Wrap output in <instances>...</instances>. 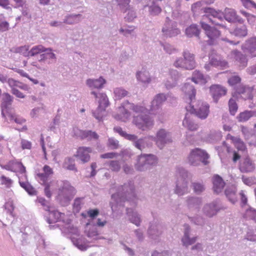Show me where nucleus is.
<instances>
[{
    "mask_svg": "<svg viewBox=\"0 0 256 256\" xmlns=\"http://www.w3.org/2000/svg\"><path fill=\"white\" fill-rule=\"evenodd\" d=\"M220 209L218 202L216 200L205 204L202 208V212L206 216L211 218L216 215Z\"/></svg>",
    "mask_w": 256,
    "mask_h": 256,
    "instance_id": "obj_17",
    "label": "nucleus"
},
{
    "mask_svg": "<svg viewBox=\"0 0 256 256\" xmlns=\"http://www.w3.org/2000/svg\"><path fill=\"white\" fill-rule=\"evenodd\" d=\"M131 109L136 113H145L146 109L140 106L134 105L128 101L124 102L122 106L118 108V113L114 115V118L117 120L126 122L130 116V113L128 109Z\"/></svg>",
    "mask_w": 256,
    "mask_h": 256,
    "instance_id": "obj_4",
    "label": "nucleus"
},
{
    "mask_svg": "<svg viewBox=\"0 0 256 256\" xmlns=\"http://www.w3.org/2000/svg\"><path fill=\"white\" fill-rule=\"evenodd\" d=\"M0 181L2 184H4L8 188L10 187L12 182L11 179L5 176H2L0 177Z\"/></svg>",
    "mask_w": 256,
    "mask_h": 256,
    "instance_id": "obj_64",
    "label": "nucleus"
},
{
    "mask_svg": "<svg viewBox=\"0 0 256 256\" xmlns=\"http://www.w3.org/2000/svg\"><path fill=\"white\" fill-rule=\"evenodd\" d=\"M182 125L192 131L196 130L198 128V124H194L190 119V114L186 113L182 121Z\"/></svg>",
    "mask_w": 256,
    "mask_h": 256,
    "instance_id": "obj_42",
    "label": "nucleus"
},
{
    "mask_svg": "<svg viewBox=\"0 0 256 256\" xmlns=\"http://www.w3.org/2000/svg\"><path fill=\"white\" fill-rule=\"evenodd\" d=\"M91 94L95 96L96 98L98 99V108L92 112L93 116L98 121H101L104 116L106 108L110 104L108 98L104 93L96 94L94 92H92Z\"/></svg>",
    "mask_w": 256,
    "mask_h": 256,
    "instance_id": "obj_8",
    "label": "nucleus"
},
{
    "mask_svg": "<svg viewBox=\"0 0 256 256\" xmlns=\"http://www.w3.org/2000/svg\"><path fill=\"white\" fill-rule=\"evenodd\" d=\"M43 172H38L36 174V178L39 182L44 186V194L48 198L52 196L50 192V187L54 186L56 181L52 180L48 182V178L50 176H52L54 172L52 169L48 165H45L43 168Z\"/></svg>",
    "mask_w": 256,
    "mask_h": 256,
    "instance_id": "obj_5",
    "label": "nucleus"
},
{
    "mask_svg": "<svg viewBox=\"0 0 256 256\" xmlns=\"http://www.w3.org/2000/svg\"><path fill=\"white\" fill-rule=\"evenodd\" d=\"M182 58H177L174 63L176 68H182L190 70L196 67L194 55L188 50H184L182 52Z\"/></svg>",
    "mask_w": 256,
    "mask_h": 256,
    "instance_id": "obj_7",
    "label": "nucleus"
},
{
    "mask_svg": "<svg viewBox=\"0 0 256 256\" xmlns=\"http://www.w3.org/2000/svg\"><path fill=\"white\" fill-rule=\"evenodd\" d=\"M234 35L238 36H245L247 34V30L245 26H242L240 28H236L234 30Z\"/></svg>",
    "mask_w": 256,
    "mask_h": 256,
    "instance_id": "obj_54",
    "label": "nucleus"
},
{
    "mask_svg": "<svg viewBox=\"0 0 256 256\" xmlns=\"http://www.w3.org/2000/svg\"><path fill=\"white\" fill-rule=\"evenodd\" d=\"M236 92L240 95V98L244 100H252L254 96L256 94V89L253 87H250L240 85L236 89Z\"/></svg>",
    "mask_w": 256,
    "mask_h": 256,
    "instance_id": "obj_20",
    "label": "nucleus"
},
{
    "mask_svg": "<svg viewBox=\"0 0 256 256\" xmlns=\"http://www.w3.org/2000/svg\"><path fill=\"white\" fill-rule=\"evenodd\" d=\"M58 188L56 199L62 206L68 205L75 194L74 188L67 180H57Z\"/></svg>",
    "mask_w": 256,
    "mask_h": 256,
    "instance_id": "obj_2",
    "label": "nucleus"
},
{
    "mask_svg": "<svg viewBox=\"0 0 256 256\" xmlns=\"http://www.w3.org/2000/svg\"><path fill=\"white\" fill-rule=\"evenodd\" d=\"M224 17L230 22L242 23L244 22L243 20L236 14L235 10L232 8H226L224 11Z\"/></svg>",
    "mask_w": 256,
    "mask_h": 256,
    "instance_id": "obj_23",
    "label": "nucleus"
},
{
    "mask_svg": "<svg viewBox=\"0 0 256 256\" xmlns=\"http://www.w3.org/2000/svg\"><path fill=\"white\" fill-rule=\"evenodd\" d=\"M182 91L188 96L189 102L192 103V100L195 98L196 90L194 86L189 83L185 84L182 88Z\"/></svg>",
    "mask_w": 256,
    "mask_h": 256,
    "instance_id": "obj_31",
    "label": "nucleus"
},
{
    "mask_svg": "<svg viewBox=\"0 0 256 256\" xmlns=\"http://www.w3.org/2000/svg\"><path fill=\"white\" fill-rule=\"evenodd\" d=\"M45 47L42 44H39L33 46L29 50L30 56H34L36 55L44 52Z\"/></svg>",
    "mask_w": 256,
    "mask_h": 256,
    "instance_id": "obj_47",
    "label": "nucleus"
},
{
    "mask_svg": "<svg viewBox=\"0 0 256 256\" xmlns=\"http://www.w3.org/2000/svg\"><path fill=\"white\" fill-rule=\"evenodd\" d=\"M151 138L160 149H162L166 144L172 142L171 134L163 128H161L157 132L156 136H152Z\"/></svg>",
    "mask_w": 256,
    "mask_h": 256,
    "instance_id": "obj_11",
    "label": "nucleus"
},
{
    "mask_svg": "<svg viewBox=\"0 0 256 256\" xmlns=\"http://www.w3.org/2000/svg\"><path fill=\"white\" fill-rule=\"evenodd\" d=\"M180 78V75L176 70H172L170 72V78L172 80L176 82L178 84V82Z\"/></svg>",
    "mask_w": 256,
    "mask_h": 256,
    "instance_id": "obj_62",
    "label": "nucleus"
},
{
    "mask_svg": "<svg viewBox=\"0 0 256 256\" xmlns=\"http://www.w3.org/2000/svg\"><path fill=\"white\" fill-rule=\"evenodd\" d=\"M75 235L70 236L73 244L81 250H86L88 248L86 240L84 236L80 235L78 229H74Z\"/></svg>",
    "mask_w": 256,
    "mask_h": 256,
    "instance_id": "obj_21",
    "label": "nucleus"
},
{
    "mask_svg": "<svg viewBox=\"0 0 256 256\" xmlns=\"http://www.w3.org/2000/svg\"><path fill=\"white\" fill-rule=\"evenodd\" d=\"M204 13L205 14L204 16L209 18L212 24L216 26H218L222 28H225L226 26L222 23L217 21L222 20L224 17V12L221 11H216L213 8L209 7L202 8L201 9Z\"/></svg>",
    "mask_w": 256,
    "mask_h": 256,
    "instance_id": "obj_13",
    "label": "nucleus"
},
{
    "mask_svg": "<svg viewBox=\"0 0 256 256\" xmlns=\"http://www.w3.org/2000/svg\"><path fill=\"white\" fill-rule=\"evenodd\" d=\"M166 100V95L164 93H160L156 95L151 102L150 108V113L154 114H158L161 109L162 104Z\"/></svg>",
    "mask_w": 256,
    "mask_h": 256,
    "instance_id": "obj_16",
    "label": "nucleus"
},
{
    "mask_svg": "<svg viewBox=\"0 0 256 256\" xmlns=\"http://www.w3.org/2000/svg\"><path fill=\"white\" fill-rule=\"evenodd\" d=\"M109 168L113 172H118L120 169V165L118 160H110L109 162Z\"/></svg>",
    "mask_w": 256,
    "mask_h": 256,
    "instance_id": "obj_58",
    "label": "nucleus"
},
{
    "mask_svg": "<svg viewBox=\"0 0 256 256\" xmlns=\"http://www.w3.org/2000/svg\"><path fill=\"white\" fill-rule=\"evenodd\" d=\"M84 130H80L77 127H74L72 129V136L77 138H80L83 140V135H84Z\"/></svg>",
    "mask_w": 256,
    "mask_h": 256,
    "instance_id": "obj_63",
    "label": "nucleus"
},
{
    "mask_svg": "<svg viewBox=\"0 0 256 256\" xmlns=\"http://www.w3.org/2000/svg\"><path fill=\"white\" fill-rule=\"evenodd\" d=\"M92 152V148L90 147H80L77 151L76 156L82 163L88 162L90 160V153Z\"/></svg>",
    "mask_w": 256,
    "mask_h": 256,
    "instance_id": "obj_25",
    "label": "nucleus"
},
{
    "mask_svg": "<svg viewBox=\"0 0 256 256\" xmlns=\"http://www.w3.org/2000/svg\"><path fill=\"white\" fill-rule=\"evenodd\" d=\"M133 146L137 149L142 151L146 148L152 147V143L150 142L148 138L143 137L140 138H138Z\"/></svg>",
    "mask_w": 256,
    "mask_h": 256,
    "instance_id": "obj_32",
    "label": "nucleus"
},
{
    "mask_svg": "<svg viewBox=\"0 0 256 256\" xmlns=\"http://www.w3.org/2000/svg\"><path fill=\"white\" fill-rule=\"evenodd\" d=\"M228 106L230 114L234 116L236 114L238 108L236 100L232 98H230L228 102Z\"/></svg>",
    "mask_w": 256,
    "mask_h": 256,
    "instance_id": "obj_55",
    "label": "nucleus"
},
{
    "mask_svg": "<svg viewBox=\"0 0 256 256\" xmlns=\"http://www.w3.org/2000/svg\"><path fill=\"white\" fill-rule=\"evenodd\" d=\"M160 44L165 52L169 54H174L178 52V50L176 48L168 43H161Z\"/></svg>",
    "mask_w": 256,
    "mask_h": 256,
    "instance_id": "obj_49",
    "label": "nucleus"
},
{
    "mask_svg": "<svg viewBox=\"0 0 256 256\" xmlns=\"http://www.w3.org/2000/svg\"><path fill=\"white\" fill-rule=\"evenodd\" d=\"M162 226L157 220L150 222L148 230L149 237L153 240H157L162 234Z\"/></svg>",
    "mask_w": 256,
    "mask_h": 256,
    "instance_id": "obj_19",
    "label": "nucleus"
},
{
    "mask_svg": "<svg viewBox=\"0 0 256 256\" xmlns=\"http://www.w3.org/2000/svg\"><path fill=\"white\" fill-rule=\"evenodd\" d=\"M82 16L81 14H70L64 16L63 23L69 25L75 24L81 22Z\"/></svg>",
    "mask_w": 256,
    "mask_h": 256,
    "instance_id": "obj_35",
    "label": "nucleus"
},
{
    "mask_svg": "<svg viewBox=\"0 0 256 256\" xmlns=\"http://www.w3.org/2000/svg\"><path fill=\"white\" fill-rule=\"evenodd\" d=\"M134 183L130 181L118 188V192L112 196V202H110V206L112 212L116 213L122 214L124 203L134 196Z\"/></svg>",
    "mask_w": 256,
    "mask_h": 256,
    "instance_id": "obj_1",
    "label": "nucleus"
},
{
    "mask_svg": "<svg viewBox=\"0 0 256 256\" xmlns=\"http://www.w3.org/2000/svg\"><path fill=\"white\" fill-rule=\"evenodd\" d=\"M245 48L252 58L256 57V38H252L247 40Z\"/></svg>",
    "mask_w": 256,
    "mask_h": 256,
    "instance_id": "obj_38",
    "label": "nucleus"
},
{
    "mask_svg": "<svg viewBox=\"0 0 256 256\" xmlns=\"http://www.w3.org/2000/svg\"><path fill=\"white\" fill-rule=\"evenodd\" d=\"M114 92L115 96L118 99L122 98L128 94V92L122 88H116Z\"/></svg>",
    "mask_w": 256,
    "mask_h": 256,
    "instance_id": "obj_52",
    "label": "nucleus"
},
{
    "mask_svg": "<svg viewBox=\"0 0 256 256\" xmlns=\"http://www.w3.org/2000/svg\"><path fill=\"white\" fill-rule=\"evenodd\" d=\"M180 177L176 184L174 192L179 196H183L188 192V180L192 178V175L184 168L179 170Z\"/></svg>",
    "mask_w": 256,
    "mask_h": 256,
    "instance_id": "obj_6",
    "label": "nucleus"
},
{
    "mask_svg": "<svg viewBox=\"0 0 256 256\" xmlns=\"http://www.w3.org/2000/svg\"><path fill=\"white\" fill-rule=\"evenodd\" d=\"M234 144L238 150L244 152L246 150L245 144L240 137L237 138Z\"/></svg>",
    "mask_w": 256,
    "mask_h": 256,
    "instance_id": "obj_53",
    "label": "nucleus"
},
{
    "mask_svg": "<svg viewBox=\"0 0 256 256\" xmlns=\"http://www.w3.org/2000/svg\"><path fill=\"white\" fill-rule=\"evenodd\" d=\"M191 188L194 192L196 194H200L203 192L206 189L205 186L203 182L194 181L192 182Z\"/></svg>",
    "mask_w": 256,
    "mask_h": 256,
    "instance_id": "obj_43",
    "label": "nucleus"
},
{
    "mask_svg": "<svg viewBox=\"0 0 256 256\" xmlns=\"http://www.w3.org/2000/svg\"><path fill=\"white\" fill-rule=\"evenodd\" d=\"M158 162V158L156 156L151 154H142L137 156L134 167L138 171L146 172L156 166Z\"/></svg>",
    "mask_w": 256,
    "mask_h": 256,
    "instance_id": "obj_3",
    "label": "nucleus"
},
{
    "mask_svg": "<svg viewBox=\"0 0 256 256\" xmlns=\"http://www.w3.org/2000/svg\"><path fill=\"white\" fill-rule=\"evenodd\" d=\"M252 117H256V110H245L240 112L237 118L238 122H245Z\"/></svg>",
    "mask_w": 256,
    "mask_h": 256,
    "instance_id": "obj_41",
    "label": "nucleus"
},
{
    "mask_svg": "<svg viewBox=\"0 0 256 256\" xmlns=\"http://www.w3.org/2000/svg\"><path fill=\"white\" fill-rule=\"evenodd\" d=\"M200 30L196 24H192L186 30V34L188 37L198 36Z\"/></svg>",
    "mask_w": 256,
    "mask_h": 256,
    "instance_id": "obj_45",
    "label": "nucleus"
},
{
    "mask_svg": "<svg viewBox=\"0 0 256 256\" xmlns=\"http://www.w3.org/2000/svg\"><path fill=\"white\" fill-rule=\"evenodd\" d=\"M212 184L214 192L217 194L222 192L225 186V182L222 178L218 174L214 176Z\"/></svg>",
    "mask_w": 256,
    "mask_h": 256,
    "instance_id": "obj_29",
    "label": "nucleus"
},
{
    "mask_svg": "<svg viewBox=\"0 0 256 256\" xmlns=\"http://www.w3.org/2000/svg\"><path fill=\"white\" fill-rule=\"evenodd\" d=\"M209 158L208 154L204 150L196 148L192 150L188 157V162L190 165L197 166L202 162L204 165L208 164L207 160Z\"/></svg>",
    "mask_w": 256,
    "mask_h": 256,
    "instance_id": "obj_10",
    "label": "nucleus"
},
{
    "mask_svg": "<svg viewBox=\"0 0 256 256\" xmlns=\"http://www.w3.org/2000/svg\"><path fill=\"white\" fill-rule=\"evenodd\" d=\"M190 226L186 224H184V236L182 238V242L183 245L186 247L194 244L197 240V236L190 238Z\"/></svg>",
    "mask_w": 256,
    "mask_h": 256,
    "instance_id": "obj_26",
    "label": "nucleus"
},
{
    "mask_svg": "<svg viewBox=\"0 0 256 256\" xmlns=\"http://www.w3.org/2000/svg\"><path fill=\"white\" fill-rule=\"evenodd\" d=\"M147 4L145 6L148 7V12L152 16H156L162 12V8L158 4L157 1L154 0H150L146 2Z\"/></svg>",
    "mask_w": 256,
    "mask_h": 256,
    "instance_id": "obj_34",
    "label": "nucleus"
},
{
    "mask_svg": "<svg viewBox=\"0 0 256 256\" xmlns=\"http://www.w3.org/2000/svg\"><path fill=\"white\" fill-rule=\"evenodd\" d=\"M36 201L41 204L42 206H43L44 208L46 211H50V209L51 208L48 202L46 201L43 198H38Z\"/></svg>",
    "mask_w": 256,
    "mask_h": 256,
    "instance_id": "obj_60",
    "label": "nucleus"
},
{
    "mask_svg": "<svg viewBox=\"0 0 256 256\" xmlns=\"http://www.w3.org/2000/svg\"><path fill=\"white\" fill-rule=\"evenodd\" d=\"M49 216L47 218L46 221L48 224H53L58 221L60 220L62 216H64V214L61 213L56 210H51L50 209Z\"/></svg>",
    "mask_w": 256,
    "mask_h": 256,
    "instance_id": "obj_40",
    "label": "nucleus"
},
{
    "mask_svg": "<svg viewBox=\"0 0 256 256\" xmlns=\"http://www.w3.org/2000/svg\"><path fill=\"white\" fill-rule=\"evenodd\" d=\"M98 135L95 132L90 130H84V135H83V140L86 139L88 140H96L98 138Z\"/></svg>",
    "mask_w": 256,
    "mask_h": 256,
    "instance_id": "obj_48",
    "label": "nucleus"
},
{
    "mask_svg": "<svg viewBox=\"0 0 256 256\" xmlns=\"http://www.w3.org/2000/svg\"><path fill=\"white\" fill-rule=\"evenodd\" d=\"M209 60L210 64L214 66H220L222 68L228 67V63L225 60H223L220 56L214 53H212L209 56Z\"/></svg>",
    "mask_w": 256,
    "mask_h": 256,
    "instance_id": "obj_27",
    "label": "nucleus"
},
{
    "mask_svg": "<svg viewBox=\"0 0 256 256\" xmlns=\"http://www.w3.org/2000/svg\"><path fill=\"white\" fill-rule=\"evenodd\" d=\"M20 186L24 188L29 194H34L35 190L32 186L27 182H22L20 181Z\"/></svg>",
    "mask_w": 256,
    "mask_h": 256,
    "instance_id": "obj_57",
    "label": "nucleus"
},
{
    "mask_svg": "<svg viewBox=\"0 0 256 256\" xmlns=\"http://www.w3.org/2000/svg\"><path fill=\"white\" fill-rule=\"evenodd\" d=\"M234 59L239 66L242 68L246 67L248 64V58L246 56L240 52L234 50L233 52Z\"/></svg>",
    "mask_w": 256,
    "mask_h": 256,
    "instance_id": "obj_37",
    "label": "nucleus"
},
{
    "mask_svg": "<svg viewBox=\"0 0 256 256\" xmlns=\"http://www.w3.org/2000/svg\"><path fill=\"white\" fill-rule=\"evenodd\" d=\"M13 97L8 93H4L3 94V98L1 104V113L2 117L6 119V116L12 118H14L13 116V108L12 107Z\"/></svg>",
    "mask_w": 256,
    "mask_h": 256,
    "instance_id": "obj_12",
    "label": "nucleus"
},
{
    "mask_svg": "<svg viewBox=\"0 0 256 256\" xmlns=\"http://www.w3.org/2000/svg\"><path fill=\"white\" fill-rule=\"evenodd\" d=\"M106 83L104 79L100 77L98 79H88L86 80V84L90 88H101Z\"/></svg>",
    "mask_w": 256,
    "mask_h": 256,
    "instance_id": "obj_39",
    "label": "nucleus"
},
{
    "mask_svg": "<svg viewBox=\"0 0 256 256\" xmlns=\"http://www.w3.org/2000/svg\"><path fill=\"white\" fill-rule=\"evenodd\" d=\"M62 167L70 170H77L74 164V160L71 158H67L64 160Z\"/></svg>",
    "mask_w": 256,
    "mask_h": 256,
    "instance_id": "obj_46",
    "label": "nucleus"
},
{
    "mask_svg": "<svg viewBox=\"0 0 256 256\" xmlns=\"http://www.w3.org/2000/svg\"><path fill=\"white\" fill-rule=\"evenodd\" d=\"M29 46H24L17 48L16 49V52L22 54L24 56L28 57L29 55Z\"/></svg>",
    "mask_w": 256,
    "mask_h": 256,
    "instance_id": "obj_56",
    "label": "nucleus"
},
{
    "mask_svg": "<svg viewBox=\"0 0 256 256\" xmlns=\"http://www.w3.org/2000/svg\"><path fill=\"white\" fill-rule=\"evenodd\" d=\"M240 170L242 172H250L254 170L255 164L249 158H246L240 163Z\"/></svg>",
    "mask_w": 256,
    "mask_h": 256,
    "instance_id": "obj_28",
    "label": "nucleus"
},
{
    "mask_svg": "<svg viewBox=\"0 0 256 256\" xmlns=\"http://www.w3.org/2000/svg\"><path fill=\"white\" fill-rule=\"evenodd\" d=\"M210 106L205 102L198 101L196 106L192 103L186 106V110L190 112V114H194L198 118L202 120H204L207 118L210 113Z\"/></svg>",
    "mask_w": 256,
    "mask_h": 256,
    "instance_id": "obj_9",
    "label": "nucleus"
},
{
    "mask_svg": "<svg viewBox=\"0 0 256 256\" xmlns=\"http://www.w3.org/2000/svg\"><path fill=\"white\" fill-rule=\"evenodd\" d=\"M189 218L192 222L198 226H204L206 222V219L202 216L200 215L190 217Z\"/></svg>",
    "mask_w": 256,
    "mask_h": 256,
    "instance_id": "obj_50",
    "label": "nucleus"
},
{
    "mask_svg": "<svg viewBox=\"0 0 256 256\" xmlns=\"http://www.w3.org/2000/svg\"><path fill=\"white\" fill-rule=\"evenodd\" d=\"M202 203L201 198L195 196H188L186 199V204L188 209L191 211H199Z\"/></svg>",
    "mask_w": 256,
    "mask_h": 256,
    "instance_id": "obj_22",
    "label": "nucleus"
},
{
    "mask_svg": "<svg viewBox=\"0 0 256 256\" xmlns=\"http://www.w3.org/2000/svg\"><path fill=\"white\" fill-rule=\"evenodd\" d=\"M136 78L138 80L143 83H150L151 81L150 74L146 70H142L136 74Z\"/></svg>",
    "mask_w": 256,
    "mask_h": 256,
    "instance_id": "obj_44",
    "label": "nucleus"
},
{
    "mask_svg": "<svg viewBox=\"0 0 256 256\" xmlns=\"http://www.w3.org/2000/svg\"><path fill=\"white\" fill-rule=\"evenodd\" d=\"M133 122L138 129L142 130H150L154 124V120L147 115H138L134 116Z\"/></svg>",
    "mask_w": 256,
    "mask_h": 256,
    "instance_id": "obj_14",
    "label": "nucleus"
},
{
    "mask_svg": "<svg viewBox=\"0 0 256 256\" xmlns=\"http://www.w3.org/2000/svg\"><path fill=\"white\" fill-rule=\"evenodd\" d=\"M98 214L99 210L98 209H92L88 211V215L90 218L88 220V222L86 224H90L94 220L95 218L98 215Z\"/></svg>",
    "mask_w": 256,
    "mask_h": 256,
    "instance_id": "obj_51",
    "label": "nucleus"
},
{
    "mask_svg": "<svg viewBox=\"0 0 256 256\" xmlns=\"http://www.w3.org/2000/svg\"><path fill=\"white\" fill-rule=\"evenodd\" d=\"M44 52H46L47 59L54 60H56V55L52 52V48H45Z\"/></svg>",
    "mask_w": 256,
    "mask_h": 256,
    "instance_id": "obj_61",
    "label": "nucleus"
},
{
    "mask_svg": "<svg viewBox=\"0 0 256 256\" xmlns=\"http://www.w3.org/2000/svg\"><path fill=\"white\" fill-rule=\"evenodd\" d=\"M126 214L128 217V220L136 226H140L141 222L140 216L132 208H126Z\"/></svg>",
    "mask_w": 256,
    "mask_h": 256,
    "instance_id": "obj_30",
    "label": "nucleus"
},
{
    "mask_svg": "<svg viewBox=\"0 0 256 256\" xmlns=\"http://www.w3.org/2000/svg\"><path fill=\"white\" fill-rule=\"evenodd\" d=\"M200 24L209 38L208 40V44L210 45L216 44L217 39L219 38L220 35V32L214 27H210L204 22H201Z\"/></svg>",
    "mask_w": 256,
    "mask_h": 256,
    "instance_id": "obj_15",
    "label": "nucleus"
},
{
    "mask_svg": "<svg viewBox=\"0 0 256 256\" xmlns=\"http://www.w3.org/2000/svg\"><path fill=\"white\" fill-rule=\"evenodd\" d=\"M209 78L204 76L200 70H195L192 76L191 80L195 84H204L207 82Z\"/></svg>",
    "mask_w": 256,
    "mask_h": 256,
    "instance_id": "obj_33",
    "label": "nucleus"
},
{
    "mask_svg": "<svg viewBox=\"0 0 256 256\" xmlns=\"http://www.w3.org/2000/svg\"><path fill=\"white\" fill-rule=\"evenodd\" d=\"M162 32L167 37H173L178 34L180 33V30L176 28V23L171 21L167 17L166 23L162 28Z\"/></svg>",
    "mask_w": 256,
    "mask_h": 256,
    "instance_id": "obj_18",
    "label": "nucleus"
},
{
    "mask_svg": "<svg viewBox=\"0 0 256 256\" xmlns=\"http://www.w3.org/2000/svg\"><path fill=\"white\" fill-rule=\"evenodd\" d=\"M210 92L214 101L217 102L222 96L226 94V90L224 87L215 84L210 87Z\"/></svg>",
    "mask_w": 256,
    "mask_h": 256,
    "instance_id": "obj_24",
    "label": "nucleus"
},
{
    "mask_svg": "<svg viewBox=\"0 0 256 256\" xmlns=\"http://www.w3.org/2000/svg\"><path fill=\"white\" fill-rule=\"evenodd\" d=\"M108 146L112 150L117 149L119 148V142L114 138H110L108 140Z\"/></svg>",
    "mask_w": 256,
    "mask_h": 256,
    "instance_id": "obj_59",
    "label": "nucleus"
},
{
    "mask_svg": "<svg viewBox=\"0 0 256 256\" xmlns=\"http://www.w3.org/2000/svg\"><path fill=\"white\" fill-rule=\"evenodd\" d=\"M236 192L237 189L234 186L227 188L224 191L226 196L228 200L233 204L238 201Z\"/></svg>",
    "mask_w": 256,
    "mask_h": 256,
    "instance_id": "obj_36",
    "label": "nucleus"
}]
</instances>
